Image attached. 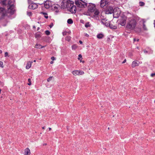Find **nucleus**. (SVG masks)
Listing matches in <instances>:
<instances>
[{
  "label": "nucleus",
  "mask_w": 155,
  "mask_h": 155,
  "mask_svg": "<svg viewBox=\"0 0 155 155\" xmlns=\"http://www.w3.org/2000/svg\"><path fill=\"white\" fill-rule=\"evenodd\" d=\"M14 0H9L8 1V12L11 15L13 14L15 11V6L14 5Z\"/></svg>",
  "instance_id": "nucleus-1"
},
{
  "label": "nucleus",
  "mask_w": 155,
  "mask_h": 155,
  "mask_svg": "<svg viewBox=\"0 0 155 155\" xmlns=\"http://www.w3.org/2000/svg\"><path fill=\"white\" fill-rule=\"evenodd\" d=\"M33 63V61H29L28 62L26 66V69H29L31 67V63Z\"/></svg>",
  "instance_id": "nucleus-21"
},
{
  "label": "nucleus",
  "mask_w": 155,
  "mask_h": 155,
  "mask_svg": "<svg viewBox=\"0 0 155 155\" xmlns=\"http://www.w3.org/2000/svg\"><path fill=\"white\" fill-rule=\"evenodd\" d=\"M104 37V35L102 34H99L97 35V37L99 39H101Z\"/></svg>",
  "instance_id": "nucleus-25"
},
{
  "label": "nucleus",
  "mask_w": 155,
  "mask_h": 155,
  "mask_svg": "<svg viewBox=\"0 0 155 155\" xmlns=\"http://www.w3.org/2000/svg\"><path fill=\"white\" fill-rule=\"evenodd\" d=\"M45 47V46H42L40 44H36L35 46V48H39V49Z\"/></svg>",
  "instance_id": "nucleus-22"
},
{
  "label": "nucleus",
  "mask_w": 155,
  "mask_h": 155,
  "mask_svg": "<svg viewBox=\"0 0 155 155\" xmlns=\"http://www.w3.org/2000/svg\"><path fill=\"white\" fill-rule=\"evenodd\" d=\"M3 63L1 61H0V67H1L2 68H3Z\"/></svg>",
  "instance_id": "nucleus-37"
},
{
  "label": "nucleus",
  "mask_w": 155,
  "mask_h": 155,
  "mask_svg": "<svg viewBox=\"0 0 155 155\" xmlns=\"http://www.w3.org/2000/svg\"><path fill=\"white\" fill-rule=\"evenodd\" d=\"M28 81L29 82V83L28 84V85H31V79L29 78L28 80Z\"/></svg>",
  "instance_id": "nucleus-35"
},
{
  "label": "nucleus",
  "mask_w": 155,
  "mask_h": 155,
  "mask_svg": "<svg viewBox=\"0 0 155 155\" xmlns=\"http://www.w3.org/2000/svg\"><path fill=\"white\" fill-rule=\"evenodd\" d=\"M63 35L64 36L66 35V32H64L62 33Z\"/></svg>",
  "instance_id": "nucleus-45"
},
{
  "label": "nucleus",
  "mask_w": 155,
  "mask_h": 155,
  "mask_svg": "<svg viewBox=\"0 0 155 155\" xmlns=\"http://www.w3.org/2000/svg\"><path fill=\"white\" fill-rule=\"evenodd\" d=\"M52 3L51 1H46L45 2L44 6L46 8H49L52 6Z\"/></svg>",
  "instance_id": "nucleus-8"
},
{
  "label": "nucleus",
  "mask_w": 155,
  "mask_h": 155,
  "mask_svg": "<svg viewBox=\"0 0 155 155\" xmlns=\"http://www.w3.org/2000/svg\"><path fill=\"white\" fill-rule=\"evenodd\" d=\"M73 20L71 18L69 19L68 20L67 23L68 24H72L73 23Z\"/></svg>",
  "instance_id": "nucleus-26"
},
{
  "label": "nucleus",
  "mask_w": 155,
  "mask_h": 155,
  "mask_svg": "<svg viewBox=\"0 0 155 155\" xmlns=\"http://www.w3.org/2000/svg\"><path fill=\"white\" fill-rule=\"evenodd\" d=\"M72 73L74 75H83L84 74V72L82 71L75 70L72 71Z\"/></svg>",
  "instance_id": "nucleus-9"
},
{
  "label": "nucleus",
  "mask_w": 155,
  "mask_h": 155,
  "mask_svg": "<svg viewBox=\"0 0 155 155\" xmlns=\"http://www.w3.org/2000/svg\"><path fill=\"white\" fill-rule=\"evenodd\" d=\"M48 129H49V130H51V127H49Z\"/></svg>",
  "instance_id": "nucleus-52"
},
{
  "label": "nucleus",
  "mask_w": 155,
  "mask_h": 155,
  "mask_svg": "<svg viewBox=\"0 0 155 155\" xmlns=\"http://www.w3.org/2000/svg\"><path fill=\"white\" fill-rule=\"evenodd\" d=\"M67 0H62L61 4V8L64 9L66 8Z\"/></svg>",
  "instance_id": "nucleus-13"
},
{
  "label": "nucleus",
  "mask_w": 155,
  "mask_h": 155,
  "mask_svg": "<svg viewBox=\"0 0 155 155\" xmlns=\"http://www.w3.org/2000/svg\"><path fill=\"white\" fill-rule=\"evenodd\" d=\"M154 28H155V20H154Z\"/></svg>",
  "instance_id": "nucleus-49"
},
{
  "label": "nucleus",
  "mask_w": 155,
  "mask_h": 155,
  "mask_svg": "<svg viewBox=\"0 0 155 155\" xmlns=\"http://www.w3.org/2000/svg\"><path fill=\"white\" fill-rule=\"evenodd\" d=\"M27 14L29 16H31L32 15V13L31 12H27Z\"/></svg>",
  "instance_id": "nucleus-36"
},
{
  "label": "nucleus",
  "mask_w": 155,
  "mask_h": 155,
  "mask_svg": "<svg viewBox=\"0 0 155 155\" xmlns=\"http://www.w3.org/2000/svg\"><path fill=\"white\" fill-rule=\"evenodd\" d=\"M69 10L72 13H75L76 12V6L75 5L72 6L69 9Z\"/></svg>",
  "instance_id": "nucleus-15"
},
{
  "label": "nucleus",
  "mask_w": 155,
  "mask_h": 155,
  "mask_svg": "<svg viewBox=\"0 0 155 155\" xmlns=\"http://www.w3.org/2000/svg\"><path fill=\"white\" fill-rule=\"evenodd\" d=\"M85 26L86 28H88L90 26V25L89 24V22H87L86 24H85Z\"/></svg>",
  "instance_id": "nucleus-32"
},
{
  "label": "nucleus",
  "mask_w": 155,
  "mask_h": 155,
  "mask_svg": "<svg viewBox=\"0 0 155 155\" xmlns=\"http://www.w3.org/2000/svg\"><path fill=\"white\" fill-rule=\"evenodd\" d=\"M137 24L136 21L134 19H131L129 20L127 22L126 28L128 30H132L135 27Z\"/></svg>",
  "instance_id": "nucleus-2"
},
{
  "label": "nucleus",
  "mask_w": 155,
  "mask_h": 155,
  "mask_svg": "<svg viewBox=\"0 0 155 155\" xmlns=\"http://www.w3.org/2000/svg\"><path fill=\"white\" fill-rule=\"evenodd\" d=\"M86 36H87V37H88L89 36V35H88L87 34H86V35H85Z\"/></svg>",
  "instance_id": "nucleus-53"
},
{
  "label": "nucleus",
  "mask_w": 155,
  "mask_h": 155,
  "mask_svg": "<svg viewBox=\"0 0 155 155\" xmlns=\"http://www.w3.org/2000/svg\"><path fill=\"white\" fill-rule=\"evenodd\" d=\"M147 52H147V51H144V52L145 53H147Z\"/></svg>",
  "instance_id": "nucleus-51"
},
{
  "label": "nucleus",
  "mask_w": 155,
  "mask_h": 155,
  "mask_svg": "<svg viewBox=\"0 0 155 155\" xmlns=\"http://www.w3.org/2000/svg\"><path fill=\"white\" fill-rule=\"evenodd\" d=\"M52 7H53V9L56 12H59L58 8L60 7L59 5L57 4L55 5L52 6Z\"/></svg>",
  "instance_id": "nucleus-17"
},
{
  "label": "nucleus",
  "mask_w": 155,
  "mask_h": 155,
  "mask_svg": "<svg viewBox=\"0 0 155 155\" xmlns=\"http://www.w3.org/2000/svg\"><path fill=\"white\" fill-rule=\"evenodd\" d=\"M8 56V53L7 52H5V56L6 57Z\"/></svg>",
  "instance_id": "nucleus-40"
},
{
  "label": "nucleus",
  "mask_w": 155,
  "mask_h": 155,
  "mask_svg": "<svg viewBox=\"0 0 155 155\" xmlns=\"http://www.w3.org/2000/svg\"><path fill=\"white\" fill-rule=\"evenodd\" d=\"M51 59L52 61H54L55 59V58L54 57L52 56L51 57Z\"/></svg>",
  "instance_id": "nucleus-42"
},
{
  "label": "nucleus",
  "mask_w": 155,
  "mask_h": 155,
  "mask_svg": "<svg viewBox=\"0 0 155 155\" xmlns=\"http://www.w3.org/2000/svg\"><path fill=\"white\" fill-rule=\"evenodd\" d=\"M75 2L76 5L80 8H85L87 6V3L82 0H76Z\"/></svg>",
  "instance_id": "nucleus-3"
},
{
  "label": "nucleus",
  "mask_w": 155,
  "mask_h": 155,
  "mask_svg": "<svg viewBox=\"0 0 155 155\" xmlns=\"http://www.w3.org/2000/svg\"><path fill=\"white\" fill-rule=\"evenodd\" d=\"M106 4V0H101L100 2V6L102 8L105 6Z\"/></svg>",
  "instance_id": "nucleus-18"
},
{
  "label": "nucleus",
  "mask_w": 155,
  "mask_h": 155,
  "mask_svg": "<svg viewBox=\"0 0 155 155\" xmlns=\"http://www.w3.org/2000/svg\"><path fill=\"white\" fill-rule=\"evenodd\" d=\"M40 14H43L44 15V17L45 18L47 19L48 18V16L47 13L44 12H40Z\"/></svg>",
  "instance_id": "nucleus-23"
},
{
  "label": "nucleus",
  "mask_w": 155,
  "mask_h": 155,
  "mask_svg": "<svg viewBox=\"0 0 155 155\" xmlns=\"http://www.w3.org/2000/svg\"><path fill=\"white\" fill-rule=\"evenodd\" d=\"M1 89H0V94L1 93Z\"/></svg>",
  "instance_id": "nucleus-60"
},
{
  "label": "nucleus",
  "mask_w": 155,
  "mask_h": 155,
  "mask_svg": "<svg viewBox=\"0 0 155 155\" xmlns=\"http://www.w3.org/2000/svg\"><path fill=\"white\" fill-rule=\"evenodd\" d=\"M108 25V26H109L111 29H115L117 28V26L116 25H113L110 23L109 22Z\"/></svg>",
  "instance_id": "nucleus-19"
},
{
  "label": "nucleus",
  "mask_w": 155,
  "mask_h": 155,
  "mask_svg": "<svg viewBox=\"0 0 155 155\" xmlns=\"http://www.w3.org/2000/svg\"><path fill=\"white\" fill-rule=\"evenodd\" d=\"M2 53V51L1 50H0V54H1Z\"/></svg>",
  "instance_id": "nucleus-54"
},
{
  "label": "nucleus",
  "mask_w": 155,
  "mask_h": 155,
  "mask_svg": "<svg viewBox=\"0 0 155 155\" xmlns=\"http://www.w3.org/2000/svg\"><path fill=\"white\" fill-rule=\"evenodd\" d=\"M82 56L81 54H79L78 55V59L79 60H80L81 62L82 61L81 60V58H82Z\"/></svg>",
  "instance_id": "nucleus-31"
},
{
  "label": "nucleus",
  "mask_w": 155,
  "mask_h": 155,
  "mask_svg": "<svg viewBox=\"0 0 155 155\" xmlns=\"http://www.w3.org/2000/svg\"><path fill=\"white\" fill-rule=\"evenodd\" d=\"M77 48V46L76 45H73L72 46V49L73 50H75Z\"/></svg>",
  "instance_id": "nucleus-27"
},
{
  "label": "nucleus",
  "mask_w": 155,
  "mask_h": 155,
  "mask_svg": "<svg viewBox=\"0 0 155 155\" xmlns=\"http://www.w3.org/2000/svg\"><path fill=\"white\" fill-rule=\"evenodd\" d=\"M108 129H109V127H108Z\"/></svg>",
  "instance_id": "nucleus-62"
},
{
  "label": "nucleus",
  "mask_w": 155,
  "mask_h": 155,
  "mask_svg": "<svg viewBox=\"0 0 155 155\" xmlns=\"http://www.w3.org/2000/svg\"><path fill=\"white\" fill-rule=\"evenodd\" d=\"M40 29V28L39 27H38V28H37V30L38 31V30H39Z\"/></svg>",
  "instance_id": "nucleus-56"
},
{
  "label": "nucleus",
  "mask_w": 155,
  "mask_h": 155,
  "mask_svg": "<svg viewBox=\"0 0 155 155\" xmlns=\"http://www.w3.org/2000/svg\"><path fill=\"white\" fill-rule=\"evenodd\" d=\"M33 28H34V29H35V28H36V27H35V25L33 26Z\"/></svg>",
  "instance_id": "nucleus-48"
},
{
  "label": "nucleus",
  "mask_w": 155,
  "mask_h": 155,
  "mask_svg": "<svg viewBox=\"0 0 155 155\" xmlns=\"http://www.w3.org/2000/svg\"><path fill=\"white\" fill-rule=\"evenodd\" d=\"M65 39L66 40L69 41L71 39V37L70 36H67L65 37Z\"/></svg>",
  "instance_id": "nucleus-30"
},
{
  "label": "nucleus",
  "mask_w": 155,
  "mask_h": 155,
  "mask_svg": "<svg viewBox=\"0 0 155 155\" xmlns=\"http://www.w3.org/2000/svg\"><path fill=\"white\" fill-rule=\"evenodd\" d=\"M94 16L96 18L97 20H99L100 19L98 17V15L99 14V12L97 9H96L94 11Z\"/></svg>",
  "instance_id": "nucleus-16"
},
{
  "label": "nucleus",
  "mask_w": 155,
  "mask_h": 155,
  "mask_svg": "<svg viewBox=\"0 0 155 155\" xmlns=\"http://www.w3.org/2000/svg\"><path fill=\"white\" fill-rule=\"evenodd\" d=\"M3 26H6V24L4 25H3Z\"/></svg>",
  "instance_id": "nucleus-59"
},
{
  "label": "nucleus",
  "mask_w": 155,
  "mask_h": 155,
  "mask_svg": "<svg viewBox=\"0 0 155 155\" xmlns=\"http://www.w3.org/2000/svg\"><path fill=\"white\" fill-rule=\"evenodd\" d=\"M114 10L112 7H109L106 10L105 13L106 14H111L113 13Z\"/></svg>",
  "instance_id": "nucleus-11"
},
{
  "label": "nucleus",
  "mask_w": 155,
  "mask_h": 155,
  "mask_svg": "<svg viewBox=\"0 0 155 155\" xmlns=\"http://www.w3.org/2000/svg\"><path fill=\"white\" fill-rule=\"evenodd\" d=\"M126 60L125 59L122 62V63H125L126 62Z\"/></svg>",
  "instance_id": "nucleus-46"
},
{
  "label": "nucleus",
  "mask_w": 155,
  "mask_h": 155,
  "mask_svg": "<svg viewBox=\"0 0 155 155\" xmlns=\"http://www.w3.org/2000/svg\"><path fill=\"white\" fill-rule=\"evenodd\" d=\"M30 150L28 148H27L25 149L24 152L25 155H30Z\"/></svg>",
  "instance_id": "nucleus-20"
},
{
  "label": "nucleus",
  "mask_w": 155,
  "mask_h": 155,
  "mask_svg": "<svg viewBox=\"0 0 155 155\" xmlns=\"http://www.w3.org/2000/svg\"><path fill=\"white\" fill-rule=\"evenodd\" d=\"M4 83L3 82L0 81V85L3 86H4Z\"/></svg>",
  "instance_id": "nucleus-41"
},
{
  "label": "nucleus",
  "mask_w": 155,
  "mask_h": 155,
  "mask_svg": "<svg viewBox=\"0 0 155 155\" xmlns=\"http://www.w3.org/2000/svg\"><path fill=\"white\" fill-rule=\"evenodd\" d=\"M42 129H45V127H42Z\"/></svg>",
  "instance_id": "nucleus-55"
},
{
  "label": "nucleus",
  "mask_w": 155,
  "mask_h": 155,
  "mask_svg": "<svg viewBox=\"0 0 155 155\" xmlns=\"http://www.w3.org/2000/svg\"><path fill=\"white\" fill-rule=\"evenodd\" d=\"M47 145V144H46V143H45V144H43V145Z\"/></svg>",
  "instance_id": "nucleus-58"
},
{
  "label": "nucleus",
  "mask_w": 155,
  "mask_h": 155,
  "mask_svg": "<svg viewBox=\"0 0 155 155\" xmlns=\"http://www.w3.org/2000/svg\"><path fill=\"white\" fill-rule=\"evenodd\" d=\"M53 63V61H51V62H50V64H52Z\"/></svg>",
  "instance_id": "nucleus-50"
},
{
  "label": "nucleus",
  "mask_w": 155,
  "mask_h": 155,
  "mask_svg": "<svg viewBox=\"0 0 155 155\" xmlns=\"http://www.w3.org/2000/svg\"><path fill=\"white\" fill-rule=\"evenodd\" d=\"M2 3L4 5H5V1H3L2 2Z\"/></svg>",
  "instance_id": "nucleus-44"
},
{
  "label": "nucleus",
  "mask_w": 155,
  "mask_h": 155,
  "mask_svg": "<svg viewBox=\"0 0 155 155\" xmlns=\"http://www.w3.org/2000/svg\"><path fill=\"white\" fill-rule=\"evenodd\" d=\"M88 10L91 12H94L96 9L95 5L92 3H90L87 7Z\"/></svg>",
  "instance_id": "nucleus-6"
},
{
  "label": "nucleus",
  "mask_w": 155,
  "mask_h": 155,
  "mask_svg": "<svg viewBox=\"0 0 155 155\" xmlns=\"http://www.w3.org/2000/svg\"><path fill=\"white\" fill-rule=\"evenodd\" d=\"M74 2L70 0H67L66 8L69 9L72 6L74 5Z\"/></svg>",
  "instance_id": "nucleus-12"
},
{
  "label": "nucleus",
  "mask_w": 155,
  "mask_h": 155,
  "mask_svg": "<svg viewBox=\"0 0 155 155\" xmlns=\"http://www.w3.org/2000/svg\"><path fill=\"white\" fill-rule=\"evenodd\" d=\"M34 62H36V60H34Z\"/></svg>",
  "instance_id": "nucleus-61"
},
{
  "label": "nucleus",
  "mask_w": 155,
  "mask_h": 155,
  "mask_svg": "<svg viewBox=\"0 0 155 155\" xmlns=\"http://www.w3.org/2000/svg\"><path fill=\"white\" fill-rule=\"evenodd\" d=\"M145 21H143V28L144 30L147 31V27L146 26L145 24H144Z\"/></svg>",
  "instance_id": "nucleus-28"
},
{
  "label": "nucleus",
  "mask_w": 155,
  "mask_h": 155,
  "mask_svg": "<svg viewBox=\"0 0 155 155\" xmlns=\"http://www.w3.org/2000/svg\"><path fill=\"white\" fill-rule=\"evenodd\" d=\"M139 41V39H136L135 38H134V43L136 41Z\"/></svg>",
  "instance_id": "nucleus-38"
},
{
  "label": "nucleus",
  "mask_w": 155,
  "mask_h": 155,
  "mask_svg": "<svg viewBox=\"0 0 155 155\" xmlns=\"http://www.w3.org/2000/svg\"><path fill=\"white\" fill-rule=\"evenodd\" d=\"M52 78V77L50 76L47 79V81L48 82H49L50 81Z\"/></svg>",
  "instance_id": "nucleus-34"
},
{
  "label": "nucleus",
  "mask_w": 155,
  "mask_h": 155,
  "mask_svg": "<svg viewBox=\"0 0 155 155\" xmlns=\"http://www.w3.org/2000/svg\"><path fill=\"white\" fill-rule=\"evenodd\" d=\"M126 20L127 17L125 16H122L120 19V24L122 26H124L126 23Z\"/></svg>",
  "instance_id": "nucleus-5"
},
{
  "label": "nucleus",
  "mask_w": 155,
  "mask_h": 155,
  "mask_svg": "<svg viewBox=\"0 0 155 155\" xmlns=\"http://www.w3.org/2000/svg\"><path fill=\"white\" fill-rule=\"evenodd\" d=\"M155 75V73H152L151 74V76L152 77H153Z\"/></svg>",
  "instance_id": "nucleus-43"
},
{
  "label": "nucleus",
  "mask_w": 155,
  "mask_h": 155,
  "mask_svg": "<svg viewBox=\"0 0 155 155\" xmlns=\"http://www.w3.org/2000/svg\"><path fill=\"white\" fill-rule=\"evenodd\" d=\"M139 5L140 6H143L144 5L145 3L142 2H139Z\"/></svg>",
  "instance_id": "nucleus-29"
},
{
  "label": "nucleus",
  "mask_w": 155,
  "mask_h": 155,
  "mask_svg": "<svg viewBox=\"0 0 155 155\" xmlns=\"http://www.w3.org/2000/svg\"><path fill=\"white\" fill-rule=\"evenodd\" d=\"M35 37L36 38H39L41 37V34L39 32L36 33L35 35Z\"/></svg>",
  "instance_id": "nucleus-24"
},
{
  "label": "nucleus",
  "mask_w": 155,
  "mask_h": 155,
  "mask_svg": "<svg viewBox=\"0 0 155 155\" xmlns=\"http://www.w3.org/2000/svg\"><path fill=\"white\" fill-rule=\"evenodd\" d=\"M79 42L81 44H82V42L81 40L79 41Z\"/></svg>",
  "instance_id": "nucleus-47"
},
{
  "label": "nucleus",
  "mask_w": 155,
  "mask_h": 155,
  "mask_svg": "<svg viewBox=\"0 0 155 155\" xmlns=\"http://www.w3.org/2000/svg\"><path fill=\"white\" fill-rule=\"evenodd\" d=\"M53 23H51L50 25L49 26L50 28H52L53 26Z\"/></svg>",
  "instance_id": "nucleus-39"
},
{
  "label": "nucleus",
  "mask_w": 155,
  "mask_h": 155,
  "mask_svg": "<svg viewBox=\"0 0 155 155\" xmlns=\"http://www.w3.org/2000/svg\"><path fill=\"white\" fill-rule=\"evenodd\" d=\"M82 62L83 63H84V61H82Z\"/></svg>",
  "instance_id": "nucleus-57"
},
{
  "label": "nucleus",
  "mask_w": 155,
  "mask_h": 155,
  "mask_svg": "<svg viewBox=\"0 0 155 155\" xmlns=\"http://www.w3.org/2000/svg\"><path fill=\"white\" fill-rule=\"evenodd\" d=\"M140 64V62L137 61H133L132 64L131 66L132 68H134L136 66H138Z\"/></svg>",
  "instance_id": "nucleus-14"
},
{
  "label": "nucleus",
  "mask_w": 155,
  "mask_h": 155,
  "mask_svg": "<svg viewBox=\"0 0 155 155\" xmlns=\"http://www.w3.org/2000/svg\"><path fill=\"white\" fill-rule=\"evenodd\" d=\"M6 13L3 8L0 7V21L4 18L6 15Z\"/></svg>",
  "instance_id": "nucleus-4"
},
{
  "label": "nucleus",
  "mask_w": 155,
  "mask_h": 155,
  "mask_svg": "<svg viewBox=\"0 0 155 155\" xmlns=\"http://www.w3.org/2000/svg\"><path fill=\"white\" fill-rule=\"evenodd\" d=\"M45 33L47 35H49L50 34V31L48 30H46L45 31Z\"/></svg>",
  "instance_id": "nucleus-33"
},
{
  "label": "nucleus",
  "mask_w": 155,
  "mask_h": 155,
  "mask_svg": "<svg viewBox=\"0 0 155 155\" xmlns=\"http://www.w3.org/2000/svg\"><path fill=\"white\" fill-rule=\"evenodd\" d=\"M101 22L102 23L106 26L108 27L109 21H107V20L105 18H104V16L101 15Z\"/></svg>",
  "instance_id": "nucleus-7"
},
{
  "label": "nucleus",
  "mask_w": 155,
  "mask_h": 155,
  "mask_svg": "<svg viewBox=\"0 0 155 155\" xmlns=\"http://www.w3.org/2000/svg\"><path fill=\"white\" fill-rule=\"evenodd\" d=\"M38 7V5L34 3H32L30 4L28 6V8L30 9H35Z\"/></svg>",
  "instance_id": "nucleus-10"
}]
</instances>
